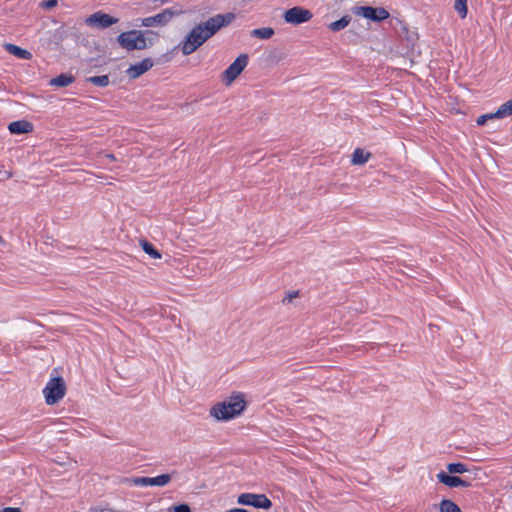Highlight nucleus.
I'll use <instances>...</instances> for the list:
<instances>
[{
	"mask_svg": "<svg viewBox=\"0 0 512 512\" xmlns=\"http://www.w3.org/2000/svg\"><path fill=\"white\" fill-rule=\"evenodd\" d=\"M453 8L461 19H465L468 14L467 0H454Z\"/></svg>",
	"mask_w": 512,
	"mask_h": 512,
	"instance_id": "19",
	"label": "nucleus"
},
{
	"mask_svg": "<svg viewBox=\"0 0 512 512\" xmlns=\"http://www.w3.org/2000/svg\"><path fill=\"white\" fill-rule=\"evenodd\" d=\"M234 14L216 15L206 22L194 27L186 39L182 42L181 51L184 55H190L197 50L207 39L216 33L222 27L231 23Z\"/></svg>",
	"mask_w": 512,
	"mask_h": 512,
	"instance_id": "1",
	"label": "nucleus"
},
{
	"mask_svg": "<svg viewBox=\"0 0 512 512\" xmlns=\"http://www.w3.org/2000/svg\"><path fill=\"white\" fill-rule=\"evenodd\" d=\"M274 33V29L271 27L257 28L251 31V35L259 39H269Z\"/></svg>",
	"mask_w": 512,
	"mask_h": 512,
	"instance_id": "18",
	"label": "nucleus"
},
{
	"mask_svg": "<svg viewBox=\"0 0 512 512\" xmlns=\"http://www.w3.org/2000/svg\"><path fill=\"white\" fill-rule=\"evenodd\" d=\"M88 81L96 86L106 87L109 84V78L107 75L93 76Z\"/></svg>",
	"mask_w": 512,
	"mask_h": 512,
	"instance_id": "24",
	"label": "nucleus"
},
{
	"mask_svg": "<svg viewBox=\"0 0 512 512\" xmlns=\"http://www.w3.org/2000/svg\"><path fill=\"white\" fill-rule=\"evenodd\" d=\"M471 485V483L469 481H466L462 478H460V483H459V486H462V487H469Z\"/></svg>",
	"mask_w": 512,
	"mask_h": 512,
	"instance_id": "30",
	"label": "nucleus"
},
{
	"mask_svg": "<svg viewBox=\"0 0 512 512\" xmlns=\"http://www.w3.org/2000/svg\"><path fill=\"white\" fill-rule=\"evenodd\" d=\"M246 404L243 394L233 393L228 399L215 404L210 409V415L219 421H227L239 416Z\"/></svg>",
	"mask_w": 512,
	"mask_h": 512,
	"instance_id": "3",
	"label": "nucleus"
},
{
	"mask_svg": "<svg viewBox=\"0 0 512 512\" xmlns=\"http://www.w3.org/2000/svg\"><path fill=\"white\" fill-rule=\"evenodd\" d=\"M353 13L358 17L367 20L380 22L389 18V12L383 7L358 6L353 9Z\"/></svg>",
	"mask_w": 512,
	"mask_h": 512,
	"instance_id": "5",
	"label": "nucleus"
},
{
	"mask_svg": "<svg viewBox=\"0 0 512 512\" xmlns=\"http://www.w3.org/2000/svg\"><path fill=\"white\" fill-rule=\"evenodd\" d=\"M172 479V474H162L156 477H136L133 483L137 486H165Z\"/></svg>",
	"mask_w": 512,
	"mask_h": 512,
	"instance_id": "12",
	"label": "nucleus"
},
{
	"mask_svg": "<svg viewBox=\"0 0 512 512\" xmlns=\"http://www.w3.org/2000/svg\"><path fill=\"white\" fill-rule=\"evenodd\" d=\"M248 63L246 54L239 55L235 61L223 72L222 79L226 85H230L245 69Z\"/></svg>",
	"mask_w": 512,
	"mask_h": 512,
	"instance_id": "7",
	"label": "nucleus"
},
{
	"mask_svg": "<svg viewBox=\"0 0 512 512\" xmlns=\"http://www.w3.org/2000/svg\"><path fill=\"white\" fill-rule=\"evenodd\" d=\"M30 130H22V129H19V130H10L11 133H14V134H21V133H27L29 132Z\"/></svg>",
	"mask_w": 512,
	"mask_h": 512,
	"instance_id": "31",
	"label": "nucleus"
},
{
	"mask_svg": "<svg viewBox=\"0 0 512 512\" xmlns=\"http://www.w3.org/2000/svg\"><path fill=\"white\" fill-rule=\"evenodd\" d=\"M447 471L450 474H463L468 471L467 466L461 462L450 463L447 465Z\"/></svg>",
	"mask_w": 512,
	"mask_h": 512,
	"instance_id": "23",
	"label": "nucleus"
},
{
	"mask_svg": "<svg viewBox=\"0 0 512 512\" xmlns=\"http://www.w3.org/2000/svg\"><path fill=\"white\" fill-rule=\"evenodd\" d=\"M140 245L145 253L154 259H160L161 253L147 240H140Z\"/></svg>",
	"mask_w": 512,
	"mask_h": 512,
	"instance_id": "20",
	"label": "nucleus"
},
{
	"mask_svg": "<svg viewBox=\"0 0 512 512\" xmlns=\"http://www.w3.org/2000/svg\"><path fill=\"white\" fill-rule=\"evenodd\" d=\"M58 4L57 0H45L41 2V7L44 9H52Z\"/></svg>",
	"mask_w": 512,
	"mask_h": 512,
	"instance_id": "27",
	"label": "nucleus"
},
{
	"mask_svg": "<svg viewBox=\"0 0 512 512\" xmlns=\"http://www.w3.org/2000/svg\"><path fill=\"white\" fill-rule=\"evenodd\" d=\"M173 17L170 10H165L160 14L152 17H147L142 20V26L145 27H158L167 24Z\"/></svg>",
	"mask_w": 512,
	"mask_h": 512,
	"instance_id": "13",
	"label": "nucleus"
},
{
	"mask_svg": "<svg viewBox=\"0 0 512 512\" xmlns=\"http://www.w3.org/2000/svg\"><path fill=\"white\" fill-rule=\"evenodd\" d=\"M33 124L28 122L27 120H19L11 122L8 125V128H32Z\"/></svg>",
	"mask_w": 512,
	"mask_h": 512,
	"instance_id": "25",
	"label": "nucleus"
},
{
	"mask_svg": "<svg viewBox=\"0 0 512 512\" xmlns=\"http://www.w3.org/2000/svg\"><path fill=\"white\" fill-rule=\"evenodd\" d=\"M5 244V240L3 239V237L0 235V245H4Z\"/></svg>",
	"mask_w": 512,
	"mask_h": 512,
	"instance_id": "33",
	"label": "nucleus"
},
{
	"mask_svg": "<svg viewBox=\"0 0 512 512\" xmlns=\"http://www.w3.org/2000/svg\"><path fill=\"white\" fill-rule=\"evenodd\" d=\"M0 512H22L20 508H14V507H6L2 509Z\"/></svg>",
	"mask_w": 512,
	"mask_h": 512,
	"instance_id": "29",
	"label": "nucleus"
},
{
	"mask_svg": "<svg viewBox=\"0 0 512 512\" xmlns=\"http://www.w3.org/2000/svg\"><path fill=\"white\" fill-rule=\"evenodd\" d=\"M437 479L440 483L448 487H458L460 483V477L449 475L443 471L437 474Z\"/></svg>",
	"mask_w": 512,
	"mask_h": 512,
	"instance_id": "15",
	"label": "nucleus"
},
{
	"mask_svg": "<svg viewBox=\"0 0 512 512\" xmlns=\"http://www.w3.org/2000/svg\"><path fill=\"white\" fill-rule=\"evenodd\" d=\"M5 48L7 49L8 52H10L11 54H13L16 57H19L22 59H30L31 58V53L28 50L23 49L17 45L7 44L5 46Z\"/></svg>",
	"mask_w": 512,
	"mask_h": 512,
	"instance_id": "16",
	"label": "nucleus"
},
{
	"mask_svg": "<svg viewBox=\"0 0 512 512\" xmlns=\"http://www.w3.org/2000/svg\"><path fill=\"white\" fill-rule=\"evenodd\" d=\"M238 504L255 508L270 509L272 502L264 494L242 493L237 499Z\"/></svg>",
	"mask_w": 512,
	"mask_h": 512,
	"instance_id": "8",
	"label": "nucleus"
},
{
	"mask_svg": "<svg viewBox=\"0 0 512 512\" xmlns=\"http://www.w3.org/2000/svg\"><path fill=\"white\" fill-rule=\"evenodd\" d=\"M512 114V98L502 104L495 112L480 115L476 119V125L483 126L487 124L488 120L505 118Z\"/></svg>",
	"mask_w": 512,
	"mask_h": 512,
	"instance_id": "11",
	"label": "nucleus"
},
{
	"mask_svg": "<svg viewBox=\"0 0 512 512\" xmlns=\"http://www.w3.org/2000/svg\"><path fill=\"white\" fill-rule=\"evenodd\" d=\"M73 77L66 74H61L50 80V85L56 87H66L73 82Z\"/></svg>",
	"mask_w": 512,
	"mask_h": 512,
	"instance_id": "17",
	"label": "nucleus"
},
{
	"mask_svg": "<svg viewBox=\"0 0 512 512\" xmlns=\"http://www.w3.org/2000/svg\"><path fill=\"white\" fill-rule=\"evenodd\" d=\"M313 14L310 10L300 6H294L286 10L283 14V19L286 23L291 25H299L308 22L312 19Z\"/></svg>",
	"mask_w": 512,
	"mask_h": 512,
	"instance_id": "6",
	"label": "nucleus"
},
{
	"mask_svg": "<svg viewBox=\"0 0 512 512\" xmlns=\"http://www.w3.org/2000/svg\"><path fill=\"white\" fill-rule=\"evenodd\" d=\"M440 512H462L460 507L451 500L444 499L439 504Z\"/></svg>",
	"mask_w": 512,
	"mask_h": 512,
	"instance_id": "21",
	"label": "nucleus"
},
{
	"mask_svg": "<svg viewBox=\"0 0 512 512\" xmlns=\"http://www.w3.org/2000/svg\"><path fill=\"white\" fill-rule=\"evenodd\" d=\"M118 22L117 18L110 16L109 14L103 12H96L94 14L89 15L84 23L87 26L104 29L110 27L113 24Z\"/></svg>",
	"mask_w": 512,
	"mask_h": 512,
	"instance_id": "10",
	"label": "nucleus"
},
{
	"mask_svg": "<svg viewBox=\"0 0 512 512\" xmlns=\"http://www.w3.org/2000/svg\"><path fill=\"white\" fill-rule=\"evenodd\" d=\"M370 158V152H365L362 148H356L352 154L351 163L353 165H364Z\"/></svg>",
	"mask_w": 512,
	"mask_h": 512,
	"instance_id": "14",
	"label": "nucleus"
},
{
	"mask_svg": "<svg viewBox=\"0 0 512 512\" xmlns=\"http://www.w3.org/2000/svg\"><path fill=\"white\" fill-rule=\"evenodd\" d=\"M158 39V33L152 30H129L117 36V43L127 51L144 50Z\"/></svg>",
	"mask_w": 512,
	"mask_h": 512,
	"instance_id": "2",
	"label": "nucleus"
},
{
	"mask_svg": "<svg viewBox=\"0 0 512 512\" xmlns=\"http://www.w3.org/2000/svg\"><path fill=\"white\" fill-rule=\"evenodd\" d=\"M350 23V18L348 16H344L339 20H336L329 24V29L331 31H339L341 29H344L348 24Z\"/></svg>",
	"mask_w": 512,
	"mask_h": 512,
	"instance_id": "22",
	"label": "nucleus"
},
{
	"mask_svg": "<svg viewBox=\"0 0 512 512\" xmlns=\"http://www.w3.org/2000/svg\"><path fill=\"white\" fill-rule=\"evenodd\" d=\"M172 510L173 512H192L189 505L185 503L173 506Z\"/></svg>",
	"mask_w": 512,
	"mask_h": 512,
	"instance_id": "26",
	"label": "nucleus"
},
{
	"mask_svg": "<svg viewBox=\"0 0 512 512\" xmlns=\"http://www.w3.org/2000/svg\"><path fill=\"white\" fill-rule=\"evenodd\" d=\"M90 512H111V511H108V510L92 509Z\"/></svg>",
	"mask_w": 512,
	"mask_h": 512,
	"instance_id": "32",
	"label": "nucleus"
},
{
	"mask_svg": "<svg viewBox=\"0 0 512 512\" xmlns=\"http://www.w3.org/2000/svg\"><path fill=\"white\" fill-rule=\"evenodd\" d=\"M433 327H436V325H434V324H430L429 325V328H430L431 331H433Z\"/></svg>",
	"mask_w": 512,
	"mask_h": 512,
	"instance_id": "34",
	"label": "nucleus"
},
{
	"mask_svg": "<svg viewBox=\"0 0 512 512\" xmlns=\"http://www.w3.org/2000/svg\"><path fill=\"white\" fill-rule=\"evenodd\" d=\"M299 296L298 291H292L287 294L286 297L283 299V303H291L294 298H297Z\"/></svg>",
	"mask_w": 512,
	"mask_h": 512,
	"instance_id": "28",
	"label": "nucleus"
},
{
	"mask_svg": "<svg viewBox=\"0 0 512 512\" xmlns=\"http://www.w3.org/2000/svg\"><path fill=\"white\" fill-rule=\"evenodd\" d=\"M154 66L150 58H145L142 61L131 64L125 71V77L129 80H135L147 73Z\"/></svg>",
	"mask_w": 512,
	"mask_h": 512,
	"instance_id": "9",
	"label": "nucleus"
},
{
	"mask_svg": "<svg viewBox=\"0 0 512 512\" xmlns=\"http://www.w3.org/2000/svg\"><path fill=\"white\" fill-rule=\"evenodd\" d=\"M66 390V383L61 376L52 377L43 389L46 403L48 405L58 403L65 396Z\"/></svg>",
	"mask_w": 512,
	"mask_h": 512,
	"instance_id": "4",
	"label": "nucleus"
}]
</instances>
